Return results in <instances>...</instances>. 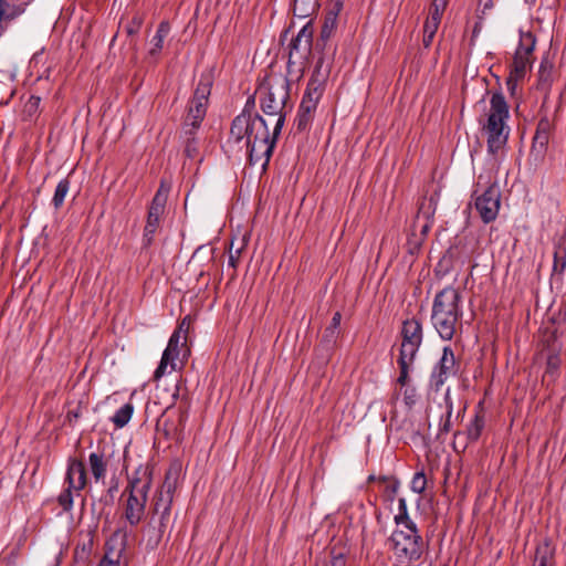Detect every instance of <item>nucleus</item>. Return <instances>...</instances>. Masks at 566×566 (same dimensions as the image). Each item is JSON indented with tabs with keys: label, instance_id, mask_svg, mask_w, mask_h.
Listing matches in <instances>:
<instances>
[{
	"label": "nucleus",
	"instance_id": "obj_1",
	"mask_svg": "<svg viewBox=\"0 0 566 566\" xmlns=\"http://www.w3.org/2000/svg\"><path fill=\"white\" fill-rule=\"evenodd\" d=\"M460 294L453 287L443 289L434 298L431 321L443 339H451L461 316Z\"/></svg>",
	"mask_w": 566,
	"mask_h": 566
},
{
	"label": "nucleus",
	"instance_id": "obj_2",
	"mask_svg": "<svg viewBox=\"0 0 566 566\" xmlns=\"http://www.w3.org/2000/svg\"><path fill=\"white\" fill-rule=\"evenodd\" d=\"M260 93L263 95L261 98V109L270 116H276L274 126V137H277L284 125L287 107V99L290 96L289 80L283 76L272 77L266 85L260 87Z\"/></svg>",
	"mask_w": 566,
	"mask_h": 566
},
{
	"label": "nucleus",
	"instance_id": "obj_3",
	"mask_svg": "<svg viewBox=\"0 0 566 566\" xmlns=\"http://www.w3.org/2000/svg\"><path fill=\"white\" fill-rule=\"evenodd\" d=\"M490 114L484 125L488 135L489 151L495 154L507 142L510 128L506 126L509 118V106L502 93L496 92L490 101Z\"/></svg>",
	"mask_w": 566,
	"mask_h": 566
},
{
	"label": "nucleus",
	"instance_id": "obj_4",
	"mask_svg": "<svg viewBox=\"0 0 566 566\" xmlns=\"http://www.w3.org/2000/svg\"><path fill=\"white\" fill-rule=\"evenodd\" d=\"M387 544L400 564L408 565L418 560L423 552V541L415 523L394 531Z\"/></svg>",
	"mask_w": 566,
	"mask_h": 566
},
{
	"label": "nucleus",
	"instance_id": "obj_5",
	"mask_svg": "<svg viewBox=\"0 0 566 566\" xmlns=\"http://www.w3.org/2000/svg\"><path fill=\"white\" fill-rule=\"evenodd\" d=\"M323 57L317 61L315 66L314 75L307 84V88L304 93L301 102L297 117L296 128L297 130H305L313 118V113L316 105L322 96V85L327 75V70L322 73Z\"/></svg>",
	"mask_w": 566,
	"mask_h": 566
},
{
	"label": "nucleus",
	"instance_id": "obj_6",
	"mask_svg": "<svg viewBox=\"0 0 566 566\" xmlns=\"http://www.w3.org/2000/svg\"><path fill=\"white\" fill-rule=\"evenodd\" d=\"M230 134L238 143L245 138V145L252 144L253 140H268L272 137L263 117L258 114L252 115L245 111L233 119Z\"/></svg>",
	"mask_w": 566,
	"mask_h": 566
},
{
	"label": "nucleus",
	"instance_id": "obj_7",
	"mask_svg": "<svg viewBox=\"0 0 566 566\" xmlns=\"http://www.w3.org/2000/svg\"><path fill=\"white\" fill-rule=\"evenodd\" d=\"M150 478L146 471L139 478L129 481V496L125 507V517L130 525H137L144 517Z\"/></svg>",
	"mask_w": 566,
	"mask_h": 566
},
{
	"label": "nucleus",
	"instance_id": "obj_8",
	"mask_svg": "<svg viewBox=\"0 0 566 566\" xmlns=\"http://www.w3.org/2000/svg\"><path fill=\"white\" fill-rule=\"evenodd\" d=\"M175 489L176 479L172 478L170 472H168L166 474V479L163 483V486L160 488V490L158 491L154 499L153 511L154 514L159 515V526L153 546H156L159 543L167 527V522L169 521L170 517V509Z\"/></svg>",
	"mask_w": 566,
	"mask_h": 566
},
{
	"label": "nucleus",
	"instance_id": "obj_9",
	"mask_svg": "<svg viewBox=\"0 0 566 566\" xmlns=\"http://www.w3.org/2000/svg\"><path fill=\"white\" fill-rule=\"evenodd\" d=\"M66 481L69 486L60 494L59 503L64 511H70L73 505L72 490L81 491L86 485V471L82 461H71L67 469Z\"/></svg>",
	"mask_w": 566,
	"mask_h": 566
},
{
	"label": "nucleus",
	"instance_id": "obj_10",
	"mask_svg": "<svg viewBox=\"0 0 566 566\" xmlns=\"http://www.w3.org/2000/svg\"><path fill=\"white\" fill-rule=\"evenodd\" d=\"M500 200L501 193L495 185L490 186L475 199V208L483 222L489 223L495 220L500 209Z\"/></svg>",
	"mask_w": 566,
	"mask_h": 566
},
{
	"label": "nucleus",
	"instance_id": "obj_11",
	"mask_svg": "<svg viewBox=\"0 0 566 566\" xmlns=\"http://www.w3.org/2000/svg\"><path fill=\"white\" fill-rule=\"evenodd\" d=\"M181 352L184 358H186L189 355V349L187 348V346H182L181 337L172 334L166 349L163 353L159 366L155 370V379H159L166 374V369L169 364L171 370L176 369L175 359L179 357Z\"/></svg>",
	"mask_w": 566,
	"mask_h": 566
},
{
	"label": "nucleus",
	"instance_id": "obj_12",
	"mask_svg": "<svg viewBox=\"0 0 566 566\" xmlns=\"http://www.w3.org/2000/svg\"><path fill=\"white\" fill-rule=\"evenodd\" d=\"M276 137H274V132L272 133V137H270L268 140L261 139L260 142H254L252 144L247 145L248 151H249V160L251 165H256L261 160L262 167H265L270 160V157L272 155L274 144H275Z\"/></svg>",
	"mask_w": 566,
	"mask_h": 566
},
{
	"label": "nucleus",
	"instance_id": "obj_13",
	"mask_svg": "<svg viewBox=\"0 0 566 566\" xmlns=\"http://www.w3.org/2000/svg\"><path fill=\"white\" fill-rule=\"evenodd\" d=\"M313 39V27L306 23L291 42L290 59L294 55L306 57L311 53Z\"/></svg>",
	"mask_w": 566,
	"mask_h": 566
},
{
	"label": "nucleus",
	"instance_id": "obj_14",
	"mask_svg": "<svg viewBox=\"0 0 566 566\" xmlns=\"http://www.w3.org/2000/svg\"><path fill=\"white\" fill-rule=\"evenodd\" d=\"M551 124L547 119H543L538 123L535 136L533 138V145L531 155L535 160H541L544 157L546 147L549 140Z\"/></svg>",
	"mask_w": 566,
	"mask_h": 566
},
{
	"label": "nucleus",
	"instance_id": "obj_15",
	"mask_svg": "<svg viewBox=\"0 0 566 566\" xmlns=\"http://www.w3.org/2000/svg\"><path fill=\"white\" fill-rule=\"evenodd\" d=\"M207 105L200 102L191 101L188 114L184 124V133L186 136H193L195 130L199 128L206 115Z\"/></svg>",
	"mask_w": 566,
	"mask_h": 566
},
{
	"label": "nucleus",
	"instance_id": "obj_16",
	"mask_svg": "<svg viewBox=\"0 0 566 566\" xmlns=\"http://www.w3.org/2000/svg\"><path fill=\"white\" fill-rule=\"evenodd\" d=\"M337 25V12L328 11L321 30L319 39L316 42V49L324 50L327 41L333 35Z\"/></svg>",
	"mask_w": 566,
	"mask_h": 566
},
{
	"label": "nucleus",
	"instance_id": "obj_17",
	"mask_svg": "<svg viewBox=\"0 0 566 566\" xmlns=\"http://www.w3.org/2000/svg\"><path fill=\"white\" fill-rule=\"evenodd\" d=\"M402 343H422V328L418 321L408 319L403 323L402 331Z\"/></svg>",
	"mask_w": 566,
	"mask_h": 566
},
{
	"label": "nucleus",
	"instance_id": "obj_18",
	"mask_svg": "<svg viewBox=\"0 0 566 566\" xmlns=\"http://www.w3.org/2000/svg\"><path fill=\"white\" fill-rule=\"evenodd\" d=\"M212 75L209 72L202 73L198 85L195 91V95L192 101L200 102L207 105L208 97L210 95L211 86H212Z\"/></svg>",
	"mask_w": 566,
	"mask_h": 566
},
{
	"label": "nucleus",
	"instance_id": "obj_19",
	"mask_svg": "<svg viewBox=\"0 0 566 566\" xmlns=\"http://www.w3.org/2000/svg\"><path fill=\"white\" fill-rule=\"evenodd\" d=\"M168 191H169V188L166 187L164 184H161L160 188L158 189V191L156 192V195L151 201L149 212H148L149 217L160 218V216L163 214V212L165 210V206H166L167 198H168Z\"/></svg>",
	"mask_w": 566,
	"mask_h": 566
},
{
	"label": "nucleus",
	"instance_id": "obj_20",
	"mask_svg": "<svg viewBox=\"0 0 566 566\" xmlns=\"http://www.w3.org/2000/svg\"><path fill=\"white\" fill-rule=\"evenodd\" d=\"M436 206H437V202L432 197L428 200H423L420 203L418 214H417V222H420L421 219H423V221H424V223L421 226L422 234H426L430 229L429 219H430L431 214H433V212L436 210Z\"/></svg>",
	"mask_w": 566,
	"mask_h": 566
},
{
	"label": "nucleus",
	"instance_id": "obj_21",
	"mask_svg": "<svg viewBox=\"0 0 566 566\" xmlns=\"http://www.w3.org/2000/svg\"><path fill=\"white\" fill-rule=\"evenodd\" d=\"M29 0H2V20H12L20 15Z\"/></svg>",
	"mask_w": 566,
	"mask_h": 566
},
{
	"label": "nucleus",
	"instance_id": "obj_22",
	"mask_svg": "<svg viewBox=\"0 0 566 566\" xmlns=\"http://www.w3.org/2000/svg\"><path fill=\"white\" fill-rule=\"evenodd\" d=\"M554 555V549L551 544L545 541L538 545L535 552V558L533 566H552L551 562Z\"/></svg>",
	"mask_w": 566,
	"mask_h": 566
},
{
	"label": "nucleus",
	"instance_id": "obj_23",
	"mask_svg": "<svg viewBox=\"0 0 566 566\" xmlns=\"http://www.w3.org/2000/svg\"><path fill=\"white\" fill-rule=\"evenodd\" d=\"M90 468L93 476L96 481L105 478L106 474V462L103 459V455L96 452L90 454L88 458Z\"/></svg>",
	"mask_w": 566,
	"mask_h": 566
},
{
	"label": "nucleus",
	"instance_id": "obj_24",
	"mask_svg": "<svg viewBox=\"0 0 566 566\" xmlns=\"http://www.w3.org/2000/svg\"><path fill=\"white\" fill-rule=\"evenodd\" d=\"M530 65L531 55L515 52L511 73L514 74L515 77H524Z\"/></svg>",
	"mask_w": 566,
	"mask_h": 566
},
{
	"label": "nucleus",
	"instance_id": "obj_25",
	"mask_svg": "<svg viewBox=\"0 0 566 566\" xmlns=\"http://www.w3.org/2000/svg\"><path fill=\"white\" fill-rule=\"evenodd\" d=\"M454 364L455 359L453 352L449 347H444L439 365L434 370L449 376L453 371Z\"/></svg>",
	"mask_w": 566,
	"mask_h": 566
},
{
	"label": "nucleus",
	"instance_id": "obj_26",
	"mask_svg": "<svg viewBox=\"0 0 566 566\" xmlns=\"http://www.w3.org/2000/svg\"><path fill=\"white\" fill-rule=\"evenodd\" d=\"M134 412V406L128 402L120 407L112 417V421L117 428L125 427L130 420Z\"/></svg>",
	"mask_w": 566,
	"mask_h": 566
},
{
	"label": "nucleus",
	"instance_id": "obj_27",
	"mask_svg": "<svg viewBox=\"0 0 566 566\" xmlns=\"http://www.w3.org/2000/svg\"><path fill=\"white\" fill-rule=\"evenodd\" d=\"M421 344L417 343H402L400 347V355L398 363L413 364L415 357Z\"/></svg>",
	"mask_w": 566,
	"mask_h": 566
},
{
	"label": "nucleus",
	"instance_id": "obj_28",
	"mask_svg": "<svg viewBox=\"0 0 566 566\" xmlns=\"http://www.w3.org/2000/svg\"><path fill=\"white\" fill-rule=\"evenodd\" d=\"M535 36L531 32H520V43L516 49L517 53L531 55L535 48Z\"/></svg>",
	"mask_w": 566,
	"mask_h": 566
},
{
	"label": "nucleus",
	"instance_id": "obj_29",
	"mask_svg": "<svg viewBox=\"0 0 566 566\" xmlns=\"http://www.w3.org/2000/svg\"><path fill=\"white\" fill-rule=\"evenodd\" d=\"M169 30H170V27L168 24V22L166 21H163L158 29H157V32L155 34V36L153 38V43H154V46L153 49L150 50V54H156L158 51L161 50L163 48V43H164V39L168 35L169 33Z\"/></svg>",
	"mask_w": 566,
	"mask_h": 566
},
{
	"label": "nucleus",
	"instance_id": "obj_30",
	"mask_svg": "<svg viewBox=\"0 0 566 566\" xmlns=\"http://www.w3.org/2000/svg\"><path fill=\"white\" fill-rule=\"evenodd\" d=\"M484 428V420L483 417L476 415L473 419V421L470 423V426L467 429V438L470 441H476L479 437L481 436V432Z\"/></svg>",
	"mask_w": 566,
	"mask_h": 566
},
{
	"label": "nucleus",
	"instance_id": "obj_31",
	"mask_svg": "<svg viewBox=\"0 0 566 566\" xmlns=\"http://www.w3.org/2000/svg\"><path fill=\"white\" fill-rule=\"evenodd\" d=\"M69 189H70V182L67 179H63L57 184L53 199H52V202L56 209H59L63 205L64 199L69 192Z\"/></svg>",
	"mask_w": 566,
	"mask_h": 566
},
{
	"label": "nucleus",
	"instance_id": "obj_32",
	"mask_svg": "<svg viewBox=\"0 0 566 566\" xmlns=\"http://www.w3.org/2000/svg\"><path fill=\"white\" fill-rule=\"evenodd\" d=\"M566 269V248L558 247L554 252L553 272L562 274Z\"/></svg>",
	"mask_w": 566,
	"mask_h": 566
},
{
	"label": "nucleus",
	"instance_id": "obj_33",
	"mask_svg": "<svg viewBox=\"0 0 566 566\" xmlns=\"http://www.w3.org/2000/svg\"><path fill=\"white\" fill-rule=\"evenodd\" d=\"M399 513L395 516V522L397 525H409V523H413L408 515L407 503L405 499H399L398 505Z\"/></svg>",
	"mask_w": 566,
	"mask_h": 566
},
{
	"label": "nucleus",
	"instance_id": "obj_34",
	"mask_svg": "<svg viewBox=\"0 0 566 566\" xmlns=\"http://www.w3.org/2000/svg\"><path fill=\"white\" fill-rule=\"evenodd\" d=\"M159 220H160V218H158V217H149L148 216L147 223L145 227V232H144V240L147 242V244H149L151 242L153 235L159 226Z\"/></svg>",
	"mask_w": 566,
	"mask_h": 566
},
{
	"label": "nucleus",
	"instance_id": "obj_35",
	"mask_svg": "<svg viewBox=\"0 0 566 566\" xmlns=\"http://www.w3.org/2000/svg\"><path fill=\"white\" fill-rule=\"evenodd\" d=\"M340 313L336 312L332 318L331 325L325 329L324 339L327 342H332L335 337L336 329L340 324Z\"/></svg>",
	"mask_w": 566,
	"mask_h": 566
},
{
	"label": "nucleus",
	"instance_id": "obj_36",
	"mask_svg": "<svg viewBox=\"0 0 566 566\" xmlns=\"http://www.w3.org/2000/svg\"><path fill=\"white\" fill-rule=\"evenodd\" d=\"M427 485V479L424 473L417 472L411 481V490L416 493H422Z\"/></svg>",
	"mask_w": 566,
	"mask_h": 566
},
{
	"label": "nucleus",
	"instance_id": "obj_37",
	"mask_svg": "<svg viewBox=\"0 0 566 566\" xmlns=\"http://www.w3.org/2000/svg\"><path fill=\"white\" fill-rule=\"evenodd\" d=\"M190 324H191V318L188 315V316L184 317V319L179 324L178 328L172 333V334L181 337V339H184L182 346H185V344L187 343V334L189 333Z\"/></svg>",
	"mask_w": 566,
	"mask_h": 566
},
{
	"label": "nucleus",
	"instance_id": "obj_38",
	"mask_svg": "<svg viewBox=\"0 0 566 566\" xmlns=\"http://www.w3.org/2000/svg\"><path fill=\"white\" fill-rule=\"evenodd\" d=\"M444 400H446V407H447V419L444 421V423L441 426L440 428V431L441 432H449L450 430V418L452 416V411H453V405H452V401L450 399V390L448 389L446 395H444Z\"/></svg>",
	"mask_w": 566,
	"mask_h": 566
},
{
	"label": "nucleus",
	"instance_id": "obj_39",
	"mask_svg": "<svg viewBox=\"0 0 566 566\" xmlns=\"http://www.w3.org/2000/svg\"><path fill=\"white\" fill-rule=\"evenodd\" d=\"M398 365H399L400 373H399L397 382L403 387V386H407V384L409 381V371L412 369V364L398 363Z\"/></svg>",
	"mask_w": 566,
	"mask_h": 566
},
{
	"label": "nucleus",
	"instance_id": "obj_40",
	"mask_svg": "<svg viewBox=\"0 0 566 566\" xmlns=\"http://www.w3.org/2000/svg\"><path fill=\"white\" fill-rule=\"evenodd\" d=\"M447 6V0H433L431 6L430 17H436L437 20L441 21L442 12Z\"/></svg>",
	"mask_w": 566,
	"mask_h": 566
},
{
	"label": "nucleus",
	"instance_id": "obj_41",
	"mask_svg": "<svg viewBox=\"0 0 566 566\" xmlns=\"http://www.w3.org/2000/svg\"><path fill=\"white\" fill-rule=\"evenodd\" d=\"M447 378H448L447 375L441 374L437 370H433V373L431 375V387L438 391L443 386Z\"/></svg>",
	"mask_w": 566,
	"mask_h": 566
},
{
	"label": "nucleus",
	"instance_id": "obj_42",
	"mask_svg": "<svg viewBox=\"0 0 566 566\" xmlns=\"http://www.w3.org/2000/svg\"><path fill=\"white\" fill-rule=\"evenodd\" d=\"M325 566H346V558L343 553L332 551L331 560L326 563Z\"/></svg>",
	"mask_w": 566,
	"mask_h": 566
},
{
	"label": "nucleus",
	"instance_id": "obj_43",
	"mask_svg": "<svg viewBox=\"0 0 566 566\" xmlns=\"http://www.w3.org/2000/svg\"><path fill=\"white\" fill-rule=\"evenodd\" d=\"M439 24H440V21L437 20L436 17H429L424 23L423 32L430 33V34H436Z\"/></svg>",
	"mask_w": 566,
	"mask_h": 566
},
{
	"label": "nucleus",
	"instance_id": "obj_44",
	"mask_svg": "<svg viewBox=\"0 0 566 566\" xmlns=\"http://www.w3.org/2000/svg\"><path fill=\"white\" fill-rule=\"evenodd\" d=\"M113 555V553H106L98 566H120L119 555Z\"/></svg>",
	"mask_w": 566,
	"mask_h": 566
},
{
	"label": "nucleus",
	"instance_id": "obj_45",
	"mask_svg": "<svg viewBox=\"0 0 566 566\" xmlns=\"http://www.w3.org/2000/svg\"><path fill=\"white\" fill-rule=\"evenodd\" d=\"M559 358L557 355H549L548 358H547V367H546V373L547 374H554L558 367H559Z\"/></svg>",
	"mask_w": 566,
	"mask_h": 566
},
{
	"label": "nucleus",
	"instance_id": "obj_46",
	"mask_svg": "<svg viewBox=\"0 0 566 566\" xmlns=\"http://www.w3.org/2000/svg\"><path fill=\"white\" fill-rule=\"evenodd\" d=\"M185 153L190 158L195 157V155L197 153V146H196V143H195V139L192 138V136H187V144H186Z\"/></svg>",
	"mask_w": 566,
	"mask_h": 566
},
{
	"label": "nucleus",
	"instance_id": "obj_47",
	"mask_svg": "<svg viewBox=\"0 0 566 566\" xmlns=\"http://www.w3.org/2000/svg\"><path fill=\"white\" fill-rule=\"evenodd\" d=\"M140 25H142V19L140 18H134L133 21L127 25V33L129 35H134L136 34L139 29H140Z\"/></svg>",
	"mask_w": 566,
	"mask_h": 566
},
{
	"label": "nucleus",
	"instance_id": "obj_48",
	"mask_svg": "<svg viewBox=\"0 0 566 566\" xmlns=\"http://www.w3.org/2000/svg\"><path fill=\"white\" fill-rule=\"evenodd\" d=\"M241 254V248L237 249L235 252L232 251V247L229 252V265L235 268Z\"/></svg>",
	"mask_w": 566,
	"mask_h": 566
},
{
	"label": "nucleus",
	"instance_id": "obj_49",
	"mask_svg": "<svg viewBox=\"0 0 566 566\" xmlns=\"http://www.w3.org/2000/svg\"><path fill=\"white\" fill-rule=\"evenodd\" d=\"M521 77H515L514 74L510 73V76L506 81L507 88L511 91V93H514L516 88V83Z\"/></svg>",
	"mask_w": 566,
	"mask_h": 566
},
{
	"label": "nucleus",
	"instance_id": "obj_50",
	"mask_svg": "<svg viewBox=\"0 0 566 566\" xmlns=\"http://www.w3.org/2000/svg\"><path fill=\"white\" fill-rule=\"evenodd\" d=\"M17 557H18V549L17 548H12V551L10 552V554L7 557V565L8 566H14Z\"/></svg>",
	"mask_w": 566,
	"mask_h": 566
},
{
	"label": "nucleus",
	"instance_id": "obj_51",
	"mask_svg": "<svg viewBox=\"0 0 566 566\" xmlns=\"http://www.w3.org/2000/svg\"><path fill=\"white\" fill-rule=\"evenodd\" d=\"M403 395L408 403L413 402L415 389H406Z\"/></svg>",
	"mask_w": 566,
	"mask_h": 566
},
{
	"label": "nucleus",
	"instance_id": "obj_52",
	"mask_svg": "<svg viewBox=\"0 0 566 566\" xmlns=\"http://www.w3.org/2000/svg\"><path fill=\"white\" fill-rule=\"evenodd\" d=\"M433 38H434V34L424 33V35H423V45L426 48H428L431 44Z\"/></svg>",
	"mask_w": 566,
	"mask_h": 566
},
{
	"label": "nucleus",
	"instance_id": "obj_53",
	"mask_svg": "<svg viewBox=\"0 0 566 566\" xmlns=\"http://www.w3.org/2000/svg\"><path fill=\"white\" fill-rule=\"evenodd\" d=\"M342 7H343V2L340 0H337L334 3V7H333V9L331 11L337 12V14H338L339 11L342 10Z\"/></svg>",
	"mask_w": 566,
	"mask_h": 566
},
{
	"label": "nucleus",
	"instance_id": "obj_54",
	"mask_svg": "<svg viewBox=\"0 0 566 566\" xmlns=\"http://www.w3.org/2000/svg\"><path fill=\"white\" fill-rule=\"evenodd\" d=\"M388 489H390L392 493H396L398 489V482L395 481L390 486H388Z\"/></svg>",
	"mask_w": 566,
	"mask_h": 566
},
{
	"label": "nucleus",
	"instance_id": "obj_55",
	"mask_svg": "<svg viewBox=\"0 0 566 566\" xmlns=\"http://www.w3.org/2000/svg\"><path fill=\"white\" fill-rule=\"evenodd\" d=\"M463 434H464V433H462V432H457V433L454 434V439H455V440H458V439H460Z\"/></svg>",
	"mask_w": 566,
	"mask_h": 566
},
{
	"label": "nucleus",
	"instance_id": "obj_56",
	"mask_svg": "<svg viewBox=\"0 0 566 566\" xmlns=\"http://www.w3.org/2000/svg\"><path fill=\"white\" fill-rule=\"evenodd\" d=\"M526 2H533L534 0H525Z\"/></svg>",
	"mask_w": 566,
	"mask_h": 566
},
{
	"label": "nucleus",
	"instance_id": "obj_57",
	"mask_svg": "<svg viewBox=\"0 0 566 566\" xmlns=\"http://www.w3.org/2000/svg\"><path fill=\"white\" fill-rule=\"evenodd\" d=\"M298 1H300V0H295V4H297V3H298Z\"/></svg>",
	"mask_w": 566,
	"mask_h": 566
}]
</instances>
